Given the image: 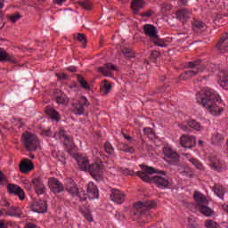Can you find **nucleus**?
<instances>
[{
    "label": "nucleus",
    "instance_id": "obj_1",
    "mask_svg": "<svg viewBox=\"0 0 228 228\" xmlns=\"http://www.w3.org/2000/svg\"><path fill=\"white\" fill-rule=\"evenodd\" d=\"M196 101L202 104L203 108L208 110L211 115L216 116L222 113V108H220L222 98L214 89L203 88L196 94Z\"/></svg>",
    "mask_w": 228,
    "mask_h": 228
},
{
    "label": "nucleus",
    "instance_id": "obj_2",
    "mask_svg": "<svg viewBox=\"0 0 228 228\" xmlns=\"http://www.w3.org/2000/svg\"><path fill=\"white\" fill-rule=\"evenodd\" d=\"M53 138H55V140H61V142H64L67 151L69 154H70V156H73L74 159H76L80 170H88V167H90V160H88V157L79 153H72V151H74L75 147L74 142H72V137L67 134V131H65L63 127L57 128L53 134Z\"/></svg>",
    "mask_w": 228,
    "mask_h": 228
},
{
    "label": "nucleus",
    "instance_id": "obj_3",
    "mask_svg": "<svg viewBox=\"0 0 228 228\" xmlns=\"http://www.w3.org/2000/svg\"><path fill=\"white\" fill-rule=\"evenodd\" d=\"M141 168L142 171H138L136 173L137 177H140V179H142L145 183H151V181H152V183L156 184L157 188H160L161 190L168 188L170 182L167 177L161 176L167 175L165 171H159L152 167L143 165L141 166ZM151 174H159V175L151 177L150 175Z\"/></svg>",
    "mask_w": 228,
    "mask_h": 228
},
{
    "label": "nucleus",
    "instance_id": "obj_4",
    "mask_svg": "<svg viewBox=\"0 0 228 228\" xmlns=\"http://www.w3.org/2000/svg\"><path fill=\"white\" fill-rule=\"evenodd\" d=\"M208 67V70H210V72H216L218 70L219 67L216 64H206L204 61L196 60L192 61L187 62V69H191V70H187L181 74L179 77L180 81H186L188 77H195L197 74L200 72H203V70L206 69Z\"/></svg>",
    "mask_w": 228,
    "mask_h": 228
},
{
    "label": "nucleus",
    "instance_id": "obj_5",
    "mask_svg": "<svg viewBox=\"0 0 228 228\" xmlns=\"http://www.w3.org/2000/svg\"><path fill=\"white\" fill-rule=\"evenodd\" d=\"M193 197L196 202V208L199 209L201 215H204V216L208 217L213 216V215H215V211L211 209V208L208 207L209 201L206 196L199 191H195Z\"/></svg>",
    "mask_w": 228,
    "mask_h": 228
},
{
    "label": "nucleus",
    "instance_id": "obj_6",
    "mask_svg": "<svg viewBox=\"0 0 228 228\" xmlns=\"http://www.w3.org/2000/svg\"><path fill=\"white\" fill-rule=\"evenodd\" d=\"M156 206V202L152 200H145L143 202L138 201L134 204V208L137 209L134 211V215L137 216H141L142 219L143 218H149L148 211H151V209H154V207Z\"/></svg>",
    "mask_w": 228,
    "mask_h": 228
},
{
    "label": "nucleus",
    "instance_id": "obj_7",
    "mask_svg": "<svg viewBox=\"0 0 228 228\" xmlns=\"http://www.w3.org/2000/svg\"><path fill=\"white\" fill-rule=\"evenodd\" d=\"M164 159L169 165H177L178 170L184 169V166L179 164V154L170 146H165L163 149Z\"/></svg>",
    "mask_w": 228,
    "mask_h": 228
},
{
    "label": "nucleus",
    "instance_id": "obj_8",
    "mask_svg": "<svg viewBox=\"0 0 228 228\" xmlns=\"http://www.w3.org/2000/svg\"><path fill=\"white\" fill-rule=\"evenodd\" d=\"M90 102L86 96H81L78 101L73 103L72 112L75 115H86Z\"/></svg>",
    "mask_w": 228,
    "mask_h": 228
},
{
    "label": "nucleus",
    "instance_id": "obj_9",
    "mask_svg": "<svg viewBox=\"0 0 228 228\" xmlns=\"http://www.w3.org/2000/svg\"><path fill=\"white\" fill-rule=\"evenodd\" d=\"M88 172L95 179V181L101 182L102 181V175L104 174V167L102 166V164L99 163H93L90 164L88 168Z\"/></svg>",
    "mask_w": 228,
    "mask_h": 228
},
{
    "label": "nucleus",
    "instance_id": "obj_10",
    "mask_svg": "<svg viewBox=\"0 0 228 228\" xmlns=\"http://www.w3.org/2000/svg\"><path fill=\"white\" fill-rule=\"evenodd\" d=\"M48 188L50 189V191H52V193L54 195H58L65 191V186L63 183H61L60 180L54 177L48 179Z\"/></svg>",
    "mask_w": 228,
    "mask_h": 228
},
{
    "label": "nucleus",
    "instance_id": "obj_11",
    "mask_svg": "<svg viewBox=\"0 0 228 228\" xmlns=\"http://www.w3.org/2000/svg\"><path fill=\"white\" fill-rule=\"evenodd\" d=\"M208 165L212 170H216V172H222L225 169V163L224 160L220 159V157L216 155H211L208 157Z\"/></svg>",
    "mask_w": 228,
    "mask_h": 228
},
{
    "label": "nucleus",
    "instance_id": "obj_12",
    "mask_svg": "<svg viewBox=\"0 0 228 228\" xmlns=\"http://www.w3.org/2000/svg\"><path fill=\"white\" fill-rule=\"evenodd\" d=\"M67 190H68V192L73 198L77 197L82 202L85 201L86 200V198L88 197V195H86V192H85V191L79 190V188H77V184H73L71 187L67 188Z\"/></svg>",
    "mask_w": 228,
    "mask_h": 228
},
{
    "label": "nucleus",
    "instance_id": "obj_13",
    "mask_svg": "<svg viewBox=\"0 0 228 228\" xmlns=\"http://www.w3.org/2000/svg\"><path fill=\"white\" fill-rule=\"evenodd\" d=\"M7 191L10 195H16V197H19L20 200H24V199H26L24 191L19 185L13 183L7 184Z\"/></svg>",
    "mask_w": 228,
    "mask_h": 228
},
{
    "label": "nucleus",
    "instance_id": "obj_14",
    "mask_svg": "<svg viewBox=\"0 0 228 228\" xmlns=\"http://www.w3.org/2000/svg\"><path fill=\"white\" fill-rule=\"evenodd\" d=\"M32 184L34 186V190L37 193V195H44L46 191L45 185L44 183H42V180L40 177H33L32 178Z\"/></svg>",
    "mask_w": 228,
    "mask_h": 228
},
{
    "label": "nucleus",
    "instance_id": "obj_15",
    "mask_svg": "<svg viewBox=\"0 0 228 228\" xmlns=\"http://www.w3.org/2000/svg\"><path fill=\"white\" fill-rule=\"evenodd\" d=\"M110 200L116 204H122L126 200V194L118 189H112L110 193Z\"/></svg>",
    "mask_w": 228,
    "mask_h": 228
},
{
    "label": "nucleus",
    "instance_id": "obj_16",
    "mask_svg": "<svg viewBox=\"0 0 228 228\" xmlns=\"http://www.w3.org/2000/svg\"><path fill=\"white\" fill-rule=\"evenodd\" d=\"M180 143L182 147L185 149H191V147H195L196 140L193 135H182L180 138Z\"/></svg>",
    "mask_w": 228,
    "mask_h": 228
},
{
    "label": "nucleus",
    "instance_id": "obj_17",
    "mask_svg": "<svg viewBox=\"0 0 228 228\" xmlns=\"http://www.w3.org/2000/svg\"><path fill=\"white\" fill-rule=\"evenodd\" d=\"M32 211L34 213H46L47 212V202L44 200L34 201L31 206Z\"/></svg>",
    "mask_w": 228,
    "mask_h": 228
},
{
    "label": "nucleus",
    "instance_id": "obj_18",
    "mask_svg": "<svg viewBox=\"0 0 228 228\" xmlns=\"http://www.w3.org/2000/svg\"><path fill=\"white\" fill-rule=\"evenodd\" d=\"M99 72L106 77H111L113 76V70H117V67L111 63H106L102 67L99 68Z\"/></svg>",
    "mask_w": 228,
    "mask_h": 228
},
{
    "label": "nucleus",
    "instance_id": "obj_19",
    "mask_svg": "<svg viewBox=\"0 0 228 228\" xmlns=\"http://www.w3.org/2000/svg\"><path fill=\"white\" fill-rule=\"evenodd\" d=\"M89 199H99V189L93 182H89L86 186Z\"/></svg>",
    "mask_w": 228,
    "mask_h": 228
},
{
    "label": "nucleus",
    "instance_id": "obj_20",
    "mask_svg": "<svg viewBox=\"0 0 228 228\" xmlns=\"http://www.w3.org/2000/svg\"><path fill=\"white\" fill-rule=\"evenodd\" d=\"M53 100L57 102V104H65L67 102V94H65L61 90L56 89L53 94Z\"/></svg>",
    "mask_w": 228,
    "mask_h": 228
},
{
    "label": "nucleus",
    "instance_id": "obj_21",
    "mask_svg": "<svg viewBox=\"0 0 228 228\" xmlns=\"http://www.w3.org/2000/svg\"><path fill=\"white\" fill-rule=\"evenodd\" d=\"M143 31L147 37H150L151 40L153 38H158V29L154 25L146 24L143 26Z\"/></svg>",
    "mask_w": 228,
    "mask_h": 228
},
{
    "label": "nucleus",
    "instance_id": "obj_22",
    "mask_svg": "<svg viewBox=\"0 0 228 228\" xmlns=\"http://www.w3.org/2000/svg\"><path fill=\"white\" fill-rule=\"evenodd\" d=\"M175 16L181 22H186L191 17V12L188 9H180L176 11Z\"/></svg>",
    "mask_w": 228,
    "mask_h": 228
},
{
    "label": "nucleus",
    "instance_id": "obj_23",
    "mask_svg": "<svg viewBox=\"0 0 228 228\" xmlns=\"http://www.w3.org/2000/svg\"><path fill=\"white\" fill-rule=\"evenodd\" d=\"M45 113L53 122H60V120H61V116H60V113L53 108L46 107Z\"/></svg>",
    "mask_w": 228,
    "mask_h": 228
},
{
    "label": "nucleus",
    "instance_id": "obj_24",
    "mask_svg": "<svg viewBox=\"0 0 228 228\" xmlns=\"http://www.w3.org/2000/svg\"><path fill=\"white\" fill-rule=\"evenodd\" d=\"M218 83L220 86L223 88H227L228 87V71L227 70H220L218 72Z\"/></svg>",
    "mask_w": 228,
    "mask_h": 228
},
{
    "label": "nucleus",
    "instance_id": "obj_25",
    "mask_svg": "<svg viewBox=\"0 0 228 228\" xmlns=\"http://www.w3.org/2000/svg\"><path fill=\"white\" fill-rule=\"evenodd\" d=\"M40 148V140L33 134H29V151H37Z\"/></svg>",
    "mask_w": 228,
    "mask_h": 228
},
{
    "label": "nucleus",
    "instance_id": "obj_26",
    "mask_svg": "<svg viewBox=\"0 0 228 228\" xmlns=\"http://www.w3.org/2000/svg\"><path fill=\"white\" fill-rule=\"evenodd\" d=\"M192 28L196 33H202L207 29L208 26L202 20L194 19L192 20Z\"/></svg>",
    "mask_w": 228,
    "mask_h": 228
},
{
    "label": "nucleus",
    "instance_id": "obj_27",
    "mask_svg": "<svg viewBox=\"0 0 228 228\" xmlns=\"http://www.w3.org/2000/svg\"><path fill=\"white\" fill-rule=\"evenodd\" d=\"M4 61H10L11 63L15 62V59L7 53L6 50L0 48V63Z\"/></svg>",
    "mask_w": 228,
    "mask_h": 228
},
{
    "label": "nucleus",
    "instance_id": "obj_28",
    "mask_svg": "<svg viewBox=\"0 0 228 228\" xmlns=\"http://www.w3.org/2000/svg\"><path fill=\"white\" fill-rule=\"evenodd\" d=\"M225 140V136H224V134L216 132L212 135V143L214 145H222Z\"/></svg>",
    "mask_w": 228,
    "mask_h": 228
},
{
    "label": "nucleus",
    "instance_id": "obj_29",
    "mask_svg": "<svg viewBox=\"0 0 228 228\" xmlns=\"http://www.w3.org/2000/svg\"><path fill=\"white\" fill-rule=\"evenodd\" d=\"M111 86H112L111 83L108 82V80H103L100 86L101 94H103L104 95H108V94L111 92Z\"/></svg>",
    "mask_w": 228,
    "mask_h": 228
},
{
    "label": "nucleus",
    "instance_id": "obj_30",
    "mask_svg": "<svg viewBox=\"0 0 228 228\" xmlns=\"http://www.w3.org/2000/svg\"><path fill=\"white\" fill-rule=\"evenodd\" d=\"M20 172L21 174H29V159H23L20 163Z\"/></svg>",
    "mask_w": 228,
    "mask_h": 228
},
{
    "label": "nucleus",
    "instance_id": "obj_31",
    "mask_svg": "<svg viewBox=\"0 0 228 228\" xmlns=\"http://www.w3.org/2000/svg\"><path fill=\"white\" fill-rule=\"evenodd\" d=\"M143 0H133L131 4L134 13H138L142 8H143Z\"/></svg>",
    "mask_w": 228,
    "mask_h": 228
},
{
    "label": "nucleus",
    "instance_id": "obj_32",
    "mask_svg": "<svg viewBox=\"0 0 228 228\" xmlns=\"http://www.w3.org/2000/svg\"><path fill=\"white\" fill-rule=\"evenodd\" d=\"M118 151H123V152H129L130 154H134V148H133L124 142H118Z\"/></svg>",
    "mask_w": 228,
    "mask_h": 228
},
{
    "label": "nucleus",
    "instance_id": "obj_33",
    "mask_svg": "<svg viewBox=\"0 0 228 228\" xmlns=\"http://www.w3.org/2000/svg\"><path fill=\"white\" fill-rule=\"evenodd\" d=\"M21 143L25 149L29 151V132L26 131L21 136Z\"/></svg>",
    "mask_w": 228,
    "mask_h": 228
},
{
    "label": "nucleus",
    "instance_id": "obj_34",
    "mask_svg": "<svg viewBox=\"0 0 228 228\" xmlns=\"http://www.w3.org/2000/svg\"><path fill=\"white\" fill-rule=\"evenodd\" d=\"M187 126L188 127L194 129V131H202V126H200V123L197 122L195 119L188 121Z\"/></svg>",
    "mask_w": 228,
    "mask_h": 228
},
{
    "label": "nucleus",
    "instance_id": "obj_35",
    "mask_svg": "<svg viewBox=\"0 0 228 228\" xmlns=\"http://www.w3.org/2000/svg\"><path fill=\"white\" fill-rule=\"evenodd\" d=\"M214 193L219 197V199H224L225 194V189L222 185H216L214 187Z\"/></svg>",
    "mask_w": 228,
    "mask_h": 228
},
{
    "label": "nucleus",
    "instance_id": "obj_36",
    "mask_svg": "<svg viewBox=\"0 0 228 228\" xmlns=\"http://www.w3.org/2000/svg\"><path fill=\"white\" fill-rule=\"evenodd\" d=\"M190 163H191L198 170H204V164H202L199 159L195 158L189 159Z\"/></svg>",
    "mask_w": 228,
    "mask_h": 228
},
{
    "label": "nucleus",
    "instance_id": "obj_37",
    "mask_svg": "<svg viewBox=\"0 0 228 228\" xmlns=\"http://www.w3.org/2000/svg\"><path fill=\"white\" fill-rule=\"evenodd\" d=\"M20 17V13L14 12L12 14L7 15V20H9V22H12V24H15V22H17V20H19Z\"/></svg>",
    "mask_w": 228,
    "mask_h": 228
},
{
    "label": "nucleus",
    "instance_id": "obj_38",
    "mask_svg": "<svg viewBox=\"0 0 228 228\" xmlns=\"http://www.w3.org/2000/svg\"><path fill=\"white\" fill-rule=\"evenodd\" d=\"M19 207H11L6 212L5 215L7 216H19L20 217V214L17 213Z\"/></svg>",
    "mask_w": 228,
    "mask_h": 228
},
{
    "label": "nucleus",
    "instance_id": "obj_39",
    "mask_svg": "<svg viewBox=\"0 0 228 228\" xmlns=\"http://www.w3.org/2000/svg\"><path fill=\"white\" fill-rule=\"evenodd\" d=\"M77 81L80 86L84 88V90H90V85H88V82H86V80L84 79L83 77L77 76Z\"/></svg>",
    "mask_w": 228,
    "mask_h": 228
},
{
    "label": "nucleus",
    "instance_id": "obj_40",
    "mask_svg": "<svg viewBox=\"0 0 228 228\" xmlns=\"http://www.w3.org/2000/svg\"><path fill=\"white\" fill-rule=\"evenodd\" d=\"M205 227H207V228H222V227H220V224H218V223H216L211 219H208L205 221Z\"/></svg>",
    "mask_w": 228,
    "mask_h": 228
},
{
    "label": "nucleus",
    "instance_id": "obj_41",
    "mask_svg": "<svg viewBox=\"0 0 228 228\" xmlns=\"http://www.w3.org/2000/svg\"><path fill=\"white\" fill-rule=\"evenodd\" d=\"M104 151L107 154H110V156L115 153V148H113V145H111L110 142H105Z\"/></svg>",
    "mask_w": 228,
    "mask_h": 228
},
{
    "label": "nucleus",
    "instance_id": "obj_42",
    "mask_svg": "<svg viewBox=\"0 0 228 228\" xmlns=\"http://www.w3.org/2000/svg\"><path fill=\"white\" fill-rule=\"evenodd\" d=\"M74 38H77V40H78V42H80V44L83 45V47H86L87 41H86V36L85 34L78 33L77 37L74 36Z\"/></svg>",
    "mask_w": 228,
    "mask_h": 228
},
{
    "label": "nucleus",
    "instance_id": "obj_43",
    "mask_svg": "<svg viewBox=\"0 0 228 228\" xmlns=\"http://www.w3.org/2000/svg\"><path fill=\"white\" fill-rule=\"evenodd\" d=\"M122 53L124 54L125 58H134V52L129 48H123Z\"/></svg>",
    "mask_w": 228,
    "mask_h": 228
},
{
    "label": "nucleus",
    "instance_id": "obj_44",
    "mask_svg": "<svg viewBox=\"0 0 228 228\" xmlns=\"http://www.w3.org/2000/svg\"><path fill=\"white\" fill-rule=\"evenodd\" d=\"M79 5L84 8V10H92V3H90V1L79 2Z\"/></svg>",
    "mask_w": 228,
    "mask_h": 228
},
{
    "label": "nucleus",
    "instance_id": "obj_45",
    "mask_svg": "<svg viewBox=\"0 0 228 228\" xmlns=\"http://www.w3.org/2000/svg\"><path fill=\"white\" fill-rule=\"evenodd\" d=\"M82 215H84V217L87 222H92L94 220V217H92V214L90 213V210H83Z\"/></svg>",
    "mask_w": 228,
    "mask_h": 228
},
{
    "label": "nucleus",
    "instance_id": "obj_46",
    "mask_svg": "<svg viewBox=\"0 0 228 228\" xmlns=\"http://www.w3.org/2000/svg\"><path fill=\"white\" fill-rule=\"evenodd\" d=\"M151 40L155 45H158V47H165V43H163V41L160 40L158 36H157V37H155Z\"/></svg>",
    "mask_w": 228,
    "mask_h": 228
},
{
    "label": "nucleus",
    "instance_id": "obj_47",
    "mask_svg": "<svg viewBox=\"0 0 228 228\" xmlns=\"http://www.w3.org/2000/svg\"><path fill=\"white\" fill-rule=\"evenodd\" d=\"M42 136L51 137L53 136V131L51 129H42L41 130Z\"/></svg>",
    "mask_w": 228,
    "mask_h": 228
},
{
    "label": "nucleus",
    "instance_id": "obj_48",
    "mask_svg": "<svg viewBox=\"0 0 228 228\" xmlns=\"http://www.w3.org/2000/svg\"><path fill=\"white\" fill-rule=\"evenodd\" d=\"M227 40H228V32L224 33L222 36L221 40L217 44V47H219V45H222L223 44H225V42H227Z\"/></svg>",
    "mask_w": 228,
    "mask_h": 228
},
{
    "label": "nucleus",
    "instance_id": "obj_49",
    "mask_svg": "<svg viewBox=\"0 0 228 228\" xmlns=\"http://www.w3.org/2000/svg\"><path fill=\"white\" fill-rule=\"evenodd\" d=\"M121 172L124 174V175H134V173L128 168L122 169Z\"/></svg>",
    "mask_w": 228,
    "mask_h": 228
},
{
    "label": "nucleus",
    "instance_id": "obj_50",
    "mask_svg": "<svg viewBox=\"0 0 228 228\" xmlns=\"http://www.w3.org/2000/svg\"><path fill=\"white\" fill-rule=\"evenodd\" d=\"M115 217L117 218V220H124V218H126V216H124V214L120 212H117Z\"/></svg>",
    "mask_w": 228,
    "mask_h": 228
},
{
    "label": "nucleus",
    "instance_id": "obj_51",
    "mask_svg": "<svg viewBox=\"0 0 228 228\" xmlns=\"http://www.w3.org/2000/svg\"><path fill=\"white\" fill-rule=\"evenodd\" d=\"M190 0H178L179 6H188Z\"/></svg>",
    "mask_w": 228,
    "mask_h": 228
},
{
    "label": "nucleus",
    "instance_id": "obj_52",
    "mask_svg": "<svg viewBox=\"0 0 228 228\" xmlns=\"http://www.w3.org/2000/svg\"><path fill=\"white\" fill-rule=\"evenodd\" d=\"M153 132H154V130H152V128L147 127V128L143 129V133H144V134H146V136L151 135V134H152Z\"/></svg>",
    "mask_w": 228,
    "mask_h": 228
},
{
    "label": "nucleus",
    "instance_id": "obj_53",
    "mask_svg": "<svg viewBox=\"0 0 228 228\" xmlns=\"http://www.w3.org/2000/svg\"><path fill=\"white\" fill-rule=\"evenodd\" d=\"M152 16V11H148L142 14V17H151Z\"/></svg>",
    "mask_w": 228,
    "mask_h": 228
},
{
    "label": "nucleus",
    "instance_id": "obj_54",
    "mask_svg": "<svg viewBox=\"0 0 228 228\" xmlns=\"http://www.w3.org/2000/svg\"><path fill=\"white\" fill-rule=\"evenodd\" d=\"M68 70L69 72H77V68H76V66H69V67H68Z\"/></svg>",
    "mask_w": 228,
    "mask_h": 228
},
{
    "label": "nucleus",
    "instance_id": "obj_55",
    "mask_svg": "<svg viewBox=\"0 0 228 228\" xmlns=\"http://www.w3.org/2000/svg\"><path fill=\"white\" fill-rule=\"evenodd\" d=\"M57 77L59 79H67V75L65 73H61V74L57 75Z\"/></svg>",
    "mask_w": 228,
    "mask_h": 228
},
{
    "label": "nucleus",
    "instance_id": "obj_56",
    "mask_svg": "<svg viewBox=\"0 0 228 228\" xmlns=\"http://www.w3.org/2000/svg\"><path fill=\"white\" fill-rule=\"evenodd\" d=\"M159 56V52L158 51H153L151 53V58H158Z\"/></svg>",
    "mask_w": 228,
    "mask_h": 228
},
{
    "label": "nucleus",
    "instance_id": "obj_57",
    "mask_svg": "<svg viewBox=\"0 0 228 228\" xmlns=\"http://www.w3.org/2000/svg\"><path fill=\"white\" fill-rule=\"evenodd\" d=\"M8 226L4 224V220H0V228H7Z\"/></svg>",
    "mask_w": 228,
    "mask_h": 228
},
{
    "label": "nucleus",
    "instance_id": "obj_58",
    "mask_svg": "<svg viewBox=\"0 0 228 228\" xmlns=\"http://www.w3.org/2000/svg\"><path fill=\"white\" fill-rule=\"evenodd\" d=\"M4 28V23L3 22V15L0 16V29H3Z\"/></svg>",
    "mask_w": 228,
    "mask_h": 228
},
{
    "label": "nucleus",
    "instance_id": "obj_59",
    "mask_svg": "<svg viewBox=\"0 0 228 228\" xmlns=\"http://www.w3.org/2000/svg\"><path fill=\"white\" fill-rule=\"evenodd\" d=\"M148 138L150 140H154V138H156V134L154 132L152 134H150V135H148Z\"/></svg>",
    "mask_w": 228,
    "mask_h": 228
},
{
    "label": "nucleus",
    "instance_id": "obj_60",
    "mask_svg": "<svg viewBox=\"0 0 228 228\" xmlns=\"http://www.w3.org/2000/svg\"><path fill=\"white\" fill-rule=\"evenodd\" d=\"M35 168V165L33 164V162L30 160L29 161V171L31 172V170H33Z\"/></svg>",
    "mask_w": 228,
    "mask_h": 228
},
{
    "label": "nucleus",
    "instance_id": "obj_61",
    "mask_svg": "<svg viewBox=\"0 0 228 228\" xmlns=\"http://www.w3.org/2000/svg\"><path fill=\"white\" fill-rule=\"evenodd\" d=\"M3 181H4V175L0 171V183H3Z\"/></svg>",
    "mask_w": 228,
    "mask_h": 228
},
{
    "label": "nucleus",
    "instance_id": "obj_62",
    "mask_svg": "<svg viewBox=\"0 0 228 228\" xmlns=\"http://www.w3.org/2000/svg\"><path fill=\"white\" fill-rule=\"evenodd\" d=\"M181 129H183V131H188V126L186 125H182Z\"/></svg>",
    "mask_w": 228,
    "mask_h": 228
},
{
    "label": "nucleus",
    "instance_id": "obj_63",
    "mask_svg": "<svg viewBox=\"0 0 228 228\" xmlns=\"http://www.w3.org/2000/svg\"><path fill=\"white\" fill-rule=\"evenodd\" d=\"M66 0H55V3H57V4H63V3H65Z\"/></svg>",
    "mask_w": 228,
    "mask_h": 228
},
{
    "label": "nucleus",
    "instance_id": "obj_64",
    "mask_svg": "<svg viewBox=\"0 0 228 228\" xmlns=\"http://www.w3.org/2000/svg\"><path fill=\"white\" fill-rule=\"evenodd\" d=\"M29 228H39V227H37V224L33 223H29Z\"/></svg>",
    "mask_w": 228,
    "mask_h": 228
}]
</instances>
